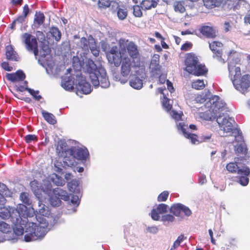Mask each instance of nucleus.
<instances>
[{
  "label": "nucleus",
  "mask_w": 250,
  "mask_h": 250,
  "mask_svg": "<svg viewBox=\"0 0 250 250\" xmlns=\"http://www.w3.org/2000/svg\"><path fill=\"white\" fill-rule=\"evenodd\" d=\"M26 17L23 15H20L15 20L16 22L22 23L24 21Z\"/></svg>",
  "instance_id": "nucleus-64"
},
{
  "label": "nucleus",
  "mask_w": 250,
  "mask_h": 250,
  "mask_svg": "<svg viewBox=\"0 0 250 250\" xmlns=\"http://www.w3.org/2000/svg\"><path fill=\"white\" fill-rule=\"evenodd\" d=\"M163 106L167 111H170L172 107V104H169V100L166 97L163 99Z\"/></svg>",
  "instance_id": "nucleus-44"
},
{
  "label": "nucleus",
  "mask_w": 250,
  "mask_h": 250,
  "mask_svg": "<svg viewBox=\"0 0 250 250\" xmlns=\"http://www.w3.org/2000/svg\"><path fill=\"white\" fill-rule=\"evenodd\" d=\"M183 235H180V236H179L176 240L174 242V244L172 247L173 250H174L175 249L177 248L180 245L181 243L183 241Z\"/></svg>",
  "instance_id": "nucleus-51"
},
{
  "label": "nucleus",
  "mask_w": 250,
  "mask_h": 250,
  "mask_svg": "<svg viewBox=\"0 0 250 250\" xmlns=\"http://www.w3.org/2000/svg\"><path fill=\"white\" fill-rule=\"evenodd\" d=\"M158 0H143L141 2V8L145 11L155 8L158 4Z\"/></svg>",
  "instance_id": "nucleus-23"
},
{
  "label": "nucleus",
  "mask_w": 250,
  "mask_h": 250,
  "mask_svg": "<svg viewBox=\"0 0 250 250\" xmlns=\"http://www.w3.org/2000/svg\"><path fill=\"white\" fill-rule=\"evenodd\" d=\"M44 21L45 16L43 13L41 11L36 12L34 19V23L37 24L38 26H40L44 23Z\"/></svg>",
  "instance_id": "nucleus-28"
},
{
  "label": "nucleus",
  "mask_w": 250,
  "mask_h": 250,
  "mask_svg": "<svg viewBox=\"0 0 250 250\" xmlns=\"http://www.w3.org/2000/svg\"><path fill=\"white\" fill-rule=\"evenodd\" d=\"M229 77L234 88L242 93H245L250 87V75H242L241 68L239 66L229 63L228 66Z\"/></svg>",
  "instance_id": "nucleus-4"
},
{
  "label": "nucleus",
  "mask_w": 250,
  "mask_h": 250,
  "mask_svg": "<svg viewBox=\"0 0 250 250\" xmlns=\"http://www.w3.org/2000/svg\"><path fill=\"white\" fill-rule=\"evenodd\" d=\"M170 114L171 116L175 120L179 121L181 120L182 114L178 113L177 111L172 110L170 111Z\"/></svg>",
  "instance_id": "nucleus-53"
},
{
  "label": "nucleus",
  "mask_w": 250,
  "mask_h": 250,
  "mask_svg": "<svg viewBox=\"0 0 250 250\" xmlns=\"http://www.w3.org/2000/svg\"><path fill=\"white\" fill-rule=\"evenodd\" d=\"M118 44L122 51L125 52L126 48L129 56L133 60L139 57V52L138 47L134 42H128V40L121 38L118 41Z\"/></svg>",
  "instance_id": "nucleus-7"
},
{
  "label": "nucleus",
  "mask_w": 250,
  "mask_h": 250,
  "mask_svg": "<svg viewBox=\"0 0 250 250\" xmlns=\"http://www.w3.org/2000/svg\"><path fill=\"white\" fill-rule=\"evenodd\" d=\"M227 170L232 173H237L239 174L249 176L250 174V169L247 166H243L240 168L236 163L230 162L226 166Z\"/></svg>",
  "instance_id": "nucleus-14"
},
{
  "label": "nucleus",
  "mask_w": 250,
  "mask_h": 250,
  "mask_svg": "<svg viewBox=\"0 0 250 250\" xmlns=\"http://www.w3.org/2000/svg\"><path fill=\"white\" fill-rule=\"evenodd\" d=\"M192 46V44L191 42H187L181 46V49L184 51H188L191 48Z\"/></svg>",
  "instance_id": "nucleus-56"
},
{
  "label": "nucleus",
  "mask_w": 250,
  "mask_h": 250,
  "mask_svg": "<svg viewBox=\"0 0 250 250\" xmlns=\"http://www.w3.org/2000/svg\"><path fill=\"white\" fill-rule=\"evenodd\" d=\"M234 133L237 134L234 135V141L236 142H238L239 143H244L243 137L242 136V132H240V130L236 129V130L235 131V132Z\"/></svg>",
  "instance_id": "nucleus-45"
},
{
  "label": "nucleus",
  "mask_w": 250,
  "mask_h": 250,
  "mask_svg": "<svg viewBox=\"0 0 250 250\" xmlns=\"http://www.w3.org/2000/svg\"><path fill=\"white\" fill-rule=\"evenodd\" d=\"M42 49L43 52V56H45L50 52V49L48 45H43L42 46Z\"/></svg>",
  "instance_id": "nucleus-57"
},
{
  "label": "nucleus",
  "mask_w": 250,
  "mask_h": 250,
  "mask_svg": "<svg viewBox=\"0 0 250 250\" xmlns=\"http://www.w3.org/2000/svg\"><path fill=\"white\" fill-rule=\"evenodd\" d=\"M25 142L27 143H30L31 142H37L38 141V137L36 135L34 134H29L24 137Z\"/></svg>",
  "instance_id": "nucleus-47"
},
{
  "label": "nucleus",
  "mask_w": 250,
  "mask_h": 250,
  "mask_svg": "<svg viewBox=\"0 0 250 250\" xmlns=\"http://www.w3.org/2000/svg\"><path fill=\"white\" fill-rule=\"evenodd\" d=\"M248 176H242L239 177L238 183H239L242 186H247L249 182V179L247 177Z\"/></svg>",
  "instance_id": "nucleus-49"
},
{
  "label": "nucleus",
  "mask_w": 250,
  "mask_h": 250,
  "mask_svg": "<svg viewBox=\"0 0 250 250\" xmlns=\"http://www.w3.org/2000/svg\"><path fill=\"white\" fill-rule=\"evenodd\" d=\"M168 206L167 205L159 204L156 208H153L151 211V218L154 220H158L160 218V214L166 212Z\"/></svg>",
  "instance_id": "nucleus-20"
},
{
  "label": "nucleus",
  "mask_w": 250,
  "mask_h": 250,
  "mask_svg": "<svg viewBox=\"0 0 250 250\" xmlns=\"http://www.w3.org/2000/svg\"><path fill=\"white\" fill-rule=\"evenodd\" d=\"M39 91H35L33 90V91L31 93H30L34 98L37 101H39L41 99L42 96L41 95H37V94H39Z\"/></svg>",
  "instance_id": "nucleus-60"
},
{
  "label": "nucleus",
  "mask_w": 250,
  "mask_h": 250,
  "mask_svg": "<svg viewBox=\"0 0 250 250\" xmlns=\"http://www.w3.org/2000/svg\"><path fill=\"white\" fill-rule=\"evenodd\" d=\"M169 193L167 191H165L161 193L158 197V201L159 202L165 201L168 196Z\"/></svg>",
  "instance_id": "nucleus-50"
},
{
  "label": "nucleus",
  "mask_w": 250,
  "mask_h": 250,
  "mask_svg": "<svg viewBox=\"0 0 250 250\" xmlns=\"http://www.w3.org/2000/svg\"><path fill=\"white\" fill-rule=\"evenodd\" d=\"M185 65V70L194 76H204L208 71L206 66L200 62L198 57L193 53L186 54Z\"/></svg>",
  "instance_id": "nucleus-5"
},
{
  "label": "nucleus",
  "mask_w": 250,
  "mask_h": 250,
  "mask_svg": "<svg viewBox=\"0 0 250 250\" xmlns=\"http://www.w3.org/2000/svg\"><path fill=\"white\" fill-rule=\"evenodd\" d=\"M12 93L16 98L23 100L26 103H30L31 102V99L29 97L20 98L18 97L17 94L14 93L13 92H12Z\"/></svg>",
  "instance_id": "nucleus-61"
},
{
  "label": "nucleus",
  "mask_w": 250,
  "mask_h": 250,
  "mask_svg": "<svg viewBox=\"0 0 250 250\" xmlns=\"http://www.w3.org/2000/svg\"><path fill=\"white\" fill-rule=\"evenodd\" d=\"M170 212L176 216H180L181 213L184 212L185 215L189 216L192 212L190 209L181 203H176L171 206Z\"/></svg>",
  "instance_id": "nucleus-17"
},
{
  "label": "nucleus",
  "mask_w": 250,
  "mask_h": 250,
  "mask_svg": "<svg viewBox=\"0 0 250 250\" xmlns=\"http://www.w3.org/2000/svg\"><path fill=\"white\" fill-rule=\"evenodd\" d=\"M98 5L101 8H106L111 5L114 6V5H118V3L113 0H99Z\"/></svg>",
  "instance_id": "nucleus-31"
},
{
  "label": "nucleus",
  "mask_w": 250,
  "mask_h": 250,
  "mask_svg": "<svg viewBox=\"0 0 250 250\" xmlns=\"http://www.w3.org/2000/svg\"><path fill=\"white\" fill-rule=\"evenodd\" d=\"M207 182L206 177L204 175H201L199 177V183L203 185Z\"/></svg>",
  "instance_id": "nucleus-62"
},
{
  "label": "nucleus",
  "mask_w": 250,
  "mask_h": 250,
  "mask_svg": "<svg viewBox=\"0 0 250 250\" xmlns=\"http://www.w3.org/2000/svg\"><path fill=\"white\" fill-rule=\"evenodd\" d=\"M184 137L189 139L192 144H196L200 143L199 138H198V136L195 134L188 132Z\"/></svg>",
  "instance_id": "nucleus-36"
},
{
  "label": "nucleus",
  "mask_w": 250,
  "mask_h": 250,
  "mask_svg": "<svg viewBox=\"0 0 250 250\" xmlns=\"http://www.w3.org/2000/svg\"><path fill=\"white\" fill-rule=\"evenodd\" d=\"M11 227L10 225L4 222H0V232L2 234H7L11 232Z\"/></svg>",
  "instance_id": "nucleus-37"
},
{
  "label": "nucleus",
  "mask_w": 250,
  "mask_h": 250,
  "mask_svg": "<svg viewBox=\"0 0 250 250\" xmlns=\"http://www.w3.org/2000/svg\"><path fill=\"white\" fill-rule=\"evenodd\" d=\"M147 230L151 233H157L158 231V229L156 227H148L147 228Z\"/></svg>",
  "instance_id": "nucleus-59"
},
{
  "label": "nucleus",
  "mask_w": 250,
  "mask_h": 250,
  "mask_svg": "<svg viewBox=\"0 0 250 250\" xmlns=\"http://www.w3.org/2000/svg\"><path fill=\"white\" fill-rule=\"evenodd\" d=\"M117 5V16L120 20H123L126 18L127 16V9L125 7H120Z\"/></svg>",
  "instance_id": "nucleus-33"
},
{
  "label": "nucleus",
  "mask_w": 250,
  "mask_h": 250,
  "mask_svg": "<svg viewBox=\"0 0 250 250\" xmlns=\"http://www.w3.org/2000/svg\"><path fill=\"white\" fill-rule=\"evenodd\" d=\"M199 30L205 37L209 39H214L217 36L218 30L212 26L208 25L202 26Z\"/></svg>",
  "instance_id": "nucleus-18"
},
{
  "label": "nucleus",
  "mask_w": 250,
  "mask_h": 250,
  "mask_svg": "<svg viewBox=\"0 0 250 250\" xmlns=\"http://www.w3.org/2000/svg\"><path fill=\"white\" fill-rule=\"evenodd\" d=\"M25 77V74L21 70H18L15 73H7L6 75V79L13 83L22 81Z\"/></svg>",
  "instance_id": "nucleus-19"
},
{
  "label": "nucleus",
  "mask_w": 250,
  "mask_h": 250,
  "mask_svg": "<svg viewBox=\"0 0 250 250\" xmlns=\"http://www.w3.org/2000/svg\"><path fill=\"white\" fill-rule=\"evenodd\" d=\"M1 66L5 71H11L13 69V67L9 66V63L7 62H2L1 63Z\"/></svg>",
  "instance_id": "nucleus-55"
},
{
  "label": "nucleus",
  "mask_w": 250,
  "mask_h": 250,
  "mask_svg": "<svg viewBox=\"0 0 250 250\" xmlns=\"http://www.w3.org/2000/svg\"><path fill=\"white\" fill-rule=\"evenodd\" d=\"M119 51L116 45L113 46L106 53L107 59L111 63H114V65L118 67L120 65L122 58L125 56L124 53Z\"/></svg>",
  "instance_id": "nucleus-11"
},
{
  "label": "nucleus",
  "mask_w": 250,
  "mask_h": 250,
  "mask_svg": "<svg viewBox=\"0 0 250 250\" xmlns=\"http://www.w3.org/2000/svg\"><path fill=\"white\" fill-rule=\"evenodd\" d=\"M26 49L33 52L35 56L39 54L38 45L36 38L32 35L25 33L22 35Z\"/></svg>",
  "instance_id": "nucleus-12"
},
{
  "label": "nucleus",
  "mask_w": 250,
  "mask_h": 250,
  "mask_svg": "<svg viewBox=\"0 0 250 250\" xmlns=\"http://www.w3.org/2000/svg\"><path fill=\"white\" fill-rule=\"evenodd\" d=\"M73 175L71 173H67L65 174L64 177L68 183V188H78L80 185L79 180L76 179H73L71 180L70 182H68L69 180L71 179Z\"/></svg>",
  "instance_id": "nucleus-26"
},
{
  "label": "nucleus",
  "mask_w": 250,
  "mask_h": 250,
  "mask_svg": "<svg viewBox=\"0 0 250 250\" xmlns=\"http://www.w3.org/2000/svg\"><path fill=\"white\" fill-rule=\"evenodd\" d=\"M223 44L219 41H212L209 42V48L213 53V58L218 61L225 63V61L222 58Z\"/></svg>",
  "instance_id": "nucleus-13"
},
{
  "label": "nucleus",
  "mask_w": 250,
  "mask_h": 250,
  "mask_svg": "<svg viewBox=\"0 0 250 250\" xmlns=\"http://www.w3.org/2000/svg\"><path fill=\"white\" fill-rule=\"evenodd\" d=\"M244 21L245 23L250 24V10H248L244 18Z\"/></svg>",
  "instance_id": "nucleus-58"
},
{
  "label": "nucleus",
  "mask_w": 250,
  "mask_h": 250,
  "mask_svg": "<svg viewBox=\"0 0 250 250\" xmlns=\"http://www.w3.org/2000/svg\"><path fill=\"white\" fill-rule=\"evenodd\" d=\"M188 125L185 124L184 122H180L177 125V128L179 131H181L184 136H185L187 133L186 129Z\"/></svg>",
  "instance_id": "nucleus-43"
},
{
  "label": "nucleus",
  "mask_w": 250,
  "mask_h": 250,
  "mask_svg": "<svg viewBox=\"0 0 250 250\" xmlns=\"http://www.w3.org/2000/svg\"><path fill=\"white\" fill-rule=\"evenodd\" d=\"M86 67L90 82L95 87L99 86V77H98V74L100 73V71L98 70L97 65L92 59H88L86 63Z\"/></svg>",
  "instance_id": "nucleus-10"
},
{
  "label": "nucleus",
  "mask_w": 250,
  "mask_h": 250,
  "mask_svg": "<svg viewBox=\"0 0 250 250\" xmlns=\"http://www.w3.org/2000/svg\"><path fill=\"white\" fill-rule=\"evenodd\" d=\"M70 155H69V159L68 163V166H74L75 163V159L80 160H86L89 156V152L86 148H70Z\"/></svg>",
  "instance_id": "nucleus-8"
},
{
  "label": "nucleus",
  "mask_w": 250,
  "mask_h": 250,
  "mask_svg": "<svg viewBox=\"0 0 250 250\" xmlns=\"http://www.w3.org/2000/svg\"><path fill=\"white\" fill-rule=\"evenodd\" d=\"M33 213V207L27 208L23 204H19L17 208L0 206V217L5 220L10 219L13 231L18 236L23 234L24 225L28 221L27 217H31Z\"/></svg>",
  "instance_id": "nucleus-2"
},
{
  "label": "nucleus",
  "mask_w": 250,
  "mask_h": 250,
  "mask_svg": "<svg viewBox=\"0 0 250 250\" xmlns=\"http://www.w3.org/2000/svg\"><path fill=\"white\" fill-rule=\"evenodd\" d=\"M226 104L224 103L218 96H213L206 103V106L209 108V110L213 115V118L216 119L220 127L226 133L233 134L235 132L236 128H234L233 123L234 121L228 116L223 118L219 113L224 109Z\"/></svg>",
  "instance_id": "nucleus-3"
},
{
  "label": "nucleus",
  "mask_w": 250,
  "mask_h": 250,
  "mask_svg": "<svg viewBox=\"0 0 250 250\" xmlns=\"http://www.w3.org/2000/svg\"><path fill=\"white\" fill-rule=\"evenodd\" d=\"M141 6L139 5H135L133 6V14L136 17H141L143 16V12L142 11Z\"/></svg>",
  "instance_id": "nucleus-42"
},
{
  "label": "nucleus",
  "mask_w": 250,
  "mask_h": 250,
  "mask_svg": "<svg viewBox=\"0 0 250 250\" xmlns=\"http://www.w3.org/2000/svg\"><path fill=\"white\" fill-rule=\"evenodd\" d=\"M5 56L6 59L9 61L17 62L19 60V55L11 45L5 47Z\"/></svg>",
  "instance_id": "nucleus-21"
},
{
  "label": "nucleus",
  "mask_w": 250,
  "mask_h": 250,
  "mask_svg": "<svg viewBox=\"0 0 250 250\" xmlns=\"http://www.w3.org/2000/svg\"><path fill=\"white\" fill-rule=\"evenodd\" d=\"M70 148H67V145L65 143L59 142L56 147V152L60 157L63 158V162L68 166L69 157L70 155Z\"/></svg>",
  "instance_id": "nucleus-15"
},
{
  "label": "nucleus",
  "mask_w": 250,
  "mask_h": 250,
  "mask_svg": "<svg viewBox=\"0 0 250 250\" xmlns=\"http://www.w3.org/2000/svg\"><path fill=\"white\" fill-rule=\"evenodd\" d=\"M235 152L237 154H242L246 155L247 153V149L243 143H240L235 146Z\"/></svg>",
  "instance_id": "nucleus-41"
},
{
  "label": "nucleus",
  "mask_w": 250,
  "mask_h": 250,
  "mask_svg": "<svg viewBox=\"0 0 250 250\" xmlns=\"http://www.w3.org/2000/svg\"><path fill=\"white\" fill-rule=\"evenodd\" d=\"M228 59L230 61V62L228 63V64L229 63H231L233 65H234V63L237 64L240 62V55L239 53L234 50H231L229 52L228 55Z\"/></svg>",
  "instance_id": "nucleus-24"
},
{
  "label": "nucleus",
  "mask_w": 250,
  "mask_h": 250,
  "mask_svg": "<svg viewBox=\"0 0 250 250\" xmlns=\"http://www.w3.org/2000/svg\"><path fill=\"white\" fill-rule=\"evenodd\" d=\"M195 101L198 103L202 104L206 101V96L204 94L198 95L196 97Z\"/></svg>",
  "instance_id": "nucleus-54"
},
{
  "label": "nucleus",
  "mask_w": 250,
  "mask_h": 250,
  "mask_svg": "<svg viewBox=\"0 0 250 250\" xmlns=\"http://www.w3.org/2000/svg\"><path fill=\"white\" fill-rule=\"evenodd\" d=\"M98 77H99V85L100 84L102 87L106 88L109 86L110 83L106 73L104 70L102 72H100V73L98 74Z\"/></svg>",
  "instance_id": "nucleus-25"
},
{
  "label": "nucleus",
  "mask_w": 250,
  "mask_h": 250,
  "mask_svg": "<svg viewBox=\"0 0 250 250\" xmlns=\"http://www.w3.org/2000/svg\"><path fill=\"white\" fill-rule=\"evenodd\" d=\"M192 87L197 90H202L205 87L203 80H197L192 83Z\"/></svg>",
  "instance_id": "nucleus-35"
},
{
  "label": "nucleus",
  "mask_w": 250,
  "mask_h": 250,
  "mask_svg": "<svg viewBox=\"0 0 250 250\" xmlns=\"http://www.w3.org/2000/svg\"><path fill=\"white\" fill-rule=\"evenodd\" d=\"M50 33L56 42H58L60 41L62 37V33L58 27H52L50 28Z\"/></svg>",
  "instance_id": "nucleus-32"
},
{
  "label": "nucleus",
  "mask_w": 250,
  "mask_h": 250,
  "mask_svg": "<svg viewBox=\"0 0 250 250\" xmlns=\"http://www.w3.org/2000/svg\"><path fill=\"white\" fill-rule=\"evenodd\" d=\"M75 79L71 76H64L62 78V86L66 90H71L74 88Z\"/></svg>",
  "instance_id": "nucleus-22"
},
{
  "label": "nucleus",
  "mask_w": 250,
  "mask_h": 250,
  "mask_svg": "<svg viewBox=\"0 0 250 250\" xmlns=\"http://www.w3.org/2000/svg\"><path fill=\"white\" fill-rule=\"evenodd\" d=\"M15 87L16 90L18 92H23L26 90V91H27L29 93H31L33 91V89L28 87V86L24 87V86H22V85H20V86L16 85Z\"/></svg>",
  "instance_id": "nucleus-48"
},
{
  "label": "nucleus",
  "mask_w": 250,
  "mask_h": 250,
  "mask_svg": "<svg viewBox=\"0 0 250 250\" xmlns=\"http://www.w3.org/2000/svg\"><path fill=\"white\" fill-rule=\"evenodd\" d=\"M29 12V7L27 4H25L23 7V11H22L23 15H22L25 16V17H26Z\"/></svg>",
  "instance_id": "nucleus-63"
},
{
  "label": "nucleus",
  "mask_w": 250,
  "mask_h": 250,
  "mask_svg": "<svg viewBox=\"0 0 250 250\" xmlns=\"http://www.w3.org/2000/svg\"><path fill=\"white\" fill-rule=\"evenodd\" d=\"M53 183L57 186H63L65 184L64 180L57 174H55V177L52 178Z\"/></svg>",
  "instance_id": "nucleus-39"
},
{
  "label": "nucleus",
  "mask_w": 250,
  "mask_h": 250,
  "mask_svg": "<svg viewBox=\"0 0 250 250\" xmlns=\"http://www.w3.org/2000/svg\"><path fill=\"white\" fill-rule=\"evenodd\" d=\"M121 73L116 75L115 77L117 81L121 82L122 83H125L127 82L128 77L130 73L131 69V59L127 56L122 58L121 62Z\"/></svg>",
  "instance_id": "nucleus-6"
},
{
  "label": "nucleus",
  "mask_w": 250,
  "mask_h": 250,
  "mask_svg": "<svg viewBox=\"0 0 250 250\" xmlns=\"http://www.w3.org/2000/svg\"><path fill=\"white\" fill-rule=\"evenodd\" d=\"M20 199L21 201L25 205H31L32 204V200L29 194L26 192L21 193L20 195Z\"/></svg>",
  "instance_id": "nucleus-38"
},
{
  "label": "nucleus",
  "mask_w": 250,
  "mask_h": 250,
  "mask_svg": "<svg viewBox=\"0 0 250 250\" xmlns=\"http://www.w3.org/2000/svg\"><path fill=\"white\" fill-rule=\"evenodd\" d=\"M204 4L207 8H212L220 5L221 0H203Z\"/></svg>",
  "instance_id": "nucleus-29"
},
{
  "label": "nucleus",
  "mask_w": 250,
  "mask_h": 250,
  "mask_svg": "<svg viewBox=\"0 0 250 250\" xmlns=\"http://www.w3.org/2000/svg\"><path fill=\"white\" fill-rule=\"evenodd\" d=\"M80 43L81 47L83 50L88 51L90 50L93 55L97 57L99 55L100 50L97 46L95 40L90 35L87 39L83 37L80 40Z\"/></svg>",
  "instance_id": "nucleus-9"
},
{
  "label": "nucleus",
  "mask_w": 250,
  "mask_h": 250,
  "mask_svg": "<svg viewBox=\"0 0 250 250\" xmlns=\"http://www.w3.org/2000/svg\"><path fill=\"white\" fill-rule=\"evenodd\" d=\"M42 115L44 120L51 125H55L57 123L55 116L52 113H49L45 111L42 112Z\"/></svg>",
  "instance_id": "nucleus-27"
},
{
  "label": "nucleus",
  "mask_w": 250,
  "mask_h": 250,
  "mask_svg": "<svg viewBox=\"0 0 250 250\" xmlns=\"http://www.w3.org/2000/svg\"><path fill=\"white\" fill-rule=\"evenodd\" d=\"M174 8L176 12H179L181 13H184L186 10L184 3L182 1L175 2L174 4Z\"/></svg>",
  "instance_id": "nucleus-40"
},
{
  "label": "nucleus",
  "mask_w": 250,
  "mask_h": 250,
  "mask_svg": "<svg viewBox=\"0 0 250 250\" xmlns=\"http://www.w3.org/2000/svg\"><path fill=\"white\" fill-rule=\"evenodd\" d=\"M129 83L130 86L135 89H140L143 87L142 80L137 77L132 79Z\"/></svg>",
  "instance_id": "nucleus-30"
},
{
  "label": "nucleus",
  "mask_w": 250,
  "mask_h": 250,
  "mask_svg": "<svg viewBox=\"0 0 250 250\" xmlns=\"http://www.w3.org/2000/svg\"><path fill=\"white\" fill-rule=\"evenodd\" d=\"M212 137L211 133H207L202 134L201 136L199 137L200 142H207Z\"/></svg>",
  "instance_id": "nucleus-52"
},
{
  "label": "nucleus",
  "mask_w": 250,
  "mask_h": 250,
  "mask_svg": "<svg viewBox=\"0 0 250 250\" xmlns=\"http://www.w3.org/2000/svg\"><path fill=\"white\" fill-rule=\"evenodd\" d=\"M250 7V5L244 0H238L232 7L233 10L242 9L243 7Z\"/></svg>",
  "instance_id": "nucleus-34"
},
{
  "label": "nucleus",
  "mask_w": 250,
  "mask_h": 250,
  "mask_svg": "<svg viewBox=\"0 0 250 250\" xmlns=\"http://www.w3.org/2000/svg\"><path fill=\"white\" fill-rule=\"evenodd\" d=\"M175 219L174 217L171 214H166L162 216V221L164 223H169L174 221Z\"/></svg>",
  "instance_id": "nucleus-46"
},
{
  "label": "nucleus",
  "mask_w": 250,
  "mask_h": 250,
  "mask_svg": "<svg viewBox=\"0 0 250 250\" xmlns=\"http://www.w3.org/2000/svg\"><path fill=\"white\" fill-rule=\"evenodd\" d=\"M34 193L39 200V208L36 214L34 210L31 217H27L28 221L24 225L26 242L42 239L49 230V224L52 225L49 208L41 203L43 199L47 198L53 207L59 206L62 202L61 199L67 201V213H72L76 211L82 197L80 188H35Z\"/></svg>",
  "instance_id": "nucleus-1"
},
{
  "label": "nucleus",
  "mask_w": 250,
  "mask_h": 250,
  "mask_svg": "<svg viewBox=\"0 0 250 250\" xmlns=\"http://www.w3.org/2000/svg\"><path fill=\"white\" fill-rule=\"evenodd\" d=\"M76 85L77 89L81 91L83 94H87L91 91L90 84L86 81L85 78L81 74L76 76Z\"/></svg>",
  "instance_id": "nucleus-16"
}]
</instances>
